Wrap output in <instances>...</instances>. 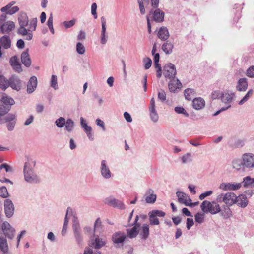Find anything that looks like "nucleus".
Returning <instances> with one entry per match:
<instances>
[{
    "instance_id": "obj_1",
    "label": "nucleus",
    "mask_w": 254,
    "mask_h": 254,
    "mask_svg": "<svg viewBox=\"0 0 254 254\" xmlns=\"http://www.w3.org/2000/svg\"><path fill=\"white\" fill-rule=\"evenodd\" d=\"M18 22L20 27L18 29V33L22 36H26V40H31L33 37L32 32L36 30L37 18H33L29 21L27 14L21 12L18 17Z\"/></svg>"
},
{
    "instance_id": "obj_56",
    "label": "nucleus",
    "mask_w": 254,
    "mask_h": 254,
    "mask_svg": "<svg viewBox=\"0 0 254 254\" xmlns=\"http://www.w3.org/2000/svg\"><path fill=\"white\" fill-rule=\"evenodd\" d=\"M247 75L250 77H254V66L250 67L247 70Z\"/></svg>"
},
{
    "instance_id": "obj_63",
    "label": "nucleus",
    "mask_w": 254,
    "mask_h": 254,
    "mask_svg": "<svg viewBox=\"0 0 254 254\" xmlns=\"http://www.w3.org/2000/svg\"><path fill=\"white\" fill-rule=\"evenodd\" d=\"M124 118H125V119L126 120V121L128 122H131L132 120V118L131 117V116L130 115V114L127 112H125L124 113Z\"/></svg>"
},
{
    "instance_id": "obj_3",
    "label": "nucleus",
    "mask_w": 254,
    "mask_h": 254,
    "mask_svg": "<svg viewBox=\"0 0 254 254\" xmlns=\"http://www.w3.org/2000/svg\"><path fill=\"white\" fill-rule=\"evenodd\" d=\"M15 103L10 97L4 94L0 101V115H4L10 110L11 105Z\"/></svg>"
},
{
    "instance_id": "obj_53",
    "label": "nucleus",
    "mask_w": 254,
    "mask_h": 254,
    "mask_svg": "<svg viewBox=\"0 0 254 254\" xmlns=\"http://www.w3.org/2000/svg\"><path fill=\"white\" fill-rule=\"evenodd\" d=\"M175 111L176 112L179 114H183L185 115L186 116H188L189 114L187 113L185 109L181 107H176L175 108Z\"/></svg>"
},
{
    "instance_id": "obj_19",
    "label": "nucleus",
    "mask_w": 254,
    "mask_h": 254,
    "mask_svg": "<svg viewBox=\"0 0 254 254\" xmlns=\"http://www.w3.org/2000/svg\"><path fill=\"white\" fill-rule=\"evenodd\" d=\"M155 100L154 98H152L151 99L150 106H149V111L150 112V117L151 119L154 122H156L158 119V116L155 111Z\"/></svg>"
},
{
    "instance_id": "obj_29",
    "label": "nucleus",
    "mask_w": 254,
    "mask_h": 254,
    "mask_svg": "<svg viewBox=\"0 0 254 254\" xmlns=\"http://www.w3.org/2000/svg\"><path fill=\"white\" fill-rule=\"evenodd\" d=\"M105 244V240L97 237L95 238L94 241L92 243L91 246L95 249H100L104 246Z\"/></svg>"
},
{
    "instance_id": "obj_42",
    "label": "nucleus",
    "mask_w": 254,
    "mask_h": 254,
    "mask_svg": "<svg viewBox=\"0 0 254 254\" xmlns=\"http://www.w3.org/2000/svg\"><path fill=\"white\" fill-rule=\"evenodd\" d=\"M65 128L68 131H71L74 127V123L71 119H68L65 124Z\"/></svg>"
},
{
    "instance_id": "obj_6",
    "label": "nucleus",
    "mask_w": 254,
    "mask_h": 254,
    "mask_svg": "<svg viewBox=\"0 0 254 254\" xmlns=\"http://www.w3.org/2000/svg\"><path fill=\"white\" fill-rule=\"evenodd\" d=\"M165 215L163 211L155 210H152L149 213V221L151 225H158L159 224V221L157 217H162Z\"/></svg>"
},
{
    "instance_id": "obj_5",
    "label": "nucleus",
    "mask_w": 254,
    "mask_h": 254,
    "mask_svg": "<svg viewBox=\"0 0 254 254\" xmlns=\"http://www.w3.org/2000/svg\"><path fill=\"white\" fill-rule=\"evenodd\" d=\"M25 180L29 183H37L39 182V177L34 173L33 169L30 167L28 163L25 162L24 167Z\"/></svg>"
},
{
    "instance_id": "obj_43",
    "label": "nucleus",
    "mask_w": 254,
    "mask_h": 254,
    "mask_svg": "<svg viewBox=\"0 0 254 254\" xmlns=\"http://www.w3.org/2000/svg\"><path fill=\"white\" fill-rule=\"evenodd\" d=\"M76 51L78 54L81 55H82L85 53V48L81 43L78 42L77 43Z\"/></svg>"
},
{
    "instance_id": "obj_16",
    "label": "nucleus",
    "mask_w": 254,
    "mask_h": 254,
    "mask_svg": "<svg viewBox=\"0 0 254 254\" xmlns=\"http://www.w3.org/2000/svg\"><path fill=\"white\" fill-rule=\"evenodd\" d=\"M243 165L247 168H253L254 166V155L250 154L243 155Z\"/></svg>"
},
{
    "instance_id": "obj_23",
    "label": "nucleus",
    "mask_w": 254,
    "mask_h": 254,
    "mask_svg": "<svg viewBox=\"0 0 254 254\" xmlns=\"http://www.w3.org/2000/svg\"><path fill=\"white\" fill-rule=\"evenodd\" d=\"M205 104V101L201 97L196 98L192 101L193 107L196 110L201 109L204 107Z\"/></svg>"
},
{
    "instance_id": "obj_48",
    "label": "nucleus",
    "mask_w": 254,
    "mask_h": 254,
    "mask_svg": "<svg viewBox=\"0 0 254 254\" xmlns=\"http://www.w3.org/2000/svg\"><path fill=\"white\" fill-rule=\"evenodd\" d=\"M53 18L52 14H51L50 16H49L48 21H47V25L50 29V31L52 33H54V28L53 26Z\"/></svg>"
},
{
    "instance_id": "obj_54",
    "label": "nucleus",
    "mask_w": 254,
    "mask_h": 254,
    "mask_svg": "<svg viewBox=\"0 0 254 254\" xmlns=\"http://www.w3.org/2000/svg\"><path fill=\"white\" fill-rule=\"evenodd\" d=\"M222 95V93H221L219 91H214L211 94V98L212 99H218L219 98H221V96Z\"/></svg>"
},
{
    "instance_id": "obj_24",
    "label": "nucleus",
    "mask_w": 254,
    "mask_h": 254,
    "mask_svg": "<svg viewBox=\"0 0 254 254\" xmlns=\"http://www.w3.org/2000/svg\"><path fill=\"white\" fill-rule=\"evenodd\" d=\"M236 203H237L239 206L242 208H245L248 204V200L245 195H240L237 196V201H236Z\"/></svg>"
},
{
    "instance_id": "obj_37",
    "label": "nucleus",
    "mask_w": 254,
    "mask_h": 254,
    "mask_svg": "<svg viewBox=\"0 0 254 254\" xmlns=\"http://www.w3.org/2000/svg\"><path fill=\"white\" fill-rule=\"evenodd\" d=\"M234 96V93H222V95L221 96V100L223 102H231L233 98V97Z\"/></svg>"
},
{
    "instance_id": "obj_15",
    "label": "nucleus",
    "mask_w": 254,
    "mask_h": 254,
    "mask_svg": "<svg viewBox=\"0 0 254 254\" xmlns=\"http://www.w3.org/2000/svg\"><path fill=\"white\" fill-rule=\"evenodd\" d=\"M13 89L19 91L21 88L20 80L16 76H12L9 78V85Z\"/></svg>"
},
{
    "instance_id": "obj_55",
    "label": "nucleus",
    "mask_w": 254,
    "mask_h": 254,
    "mask_svg": "<svg viewBox=\"0 0 254 254\" xmlns=\"http://www.w3.org/2000/svg\"><path fill=\"white\" fill-rule=\"evenodd\" d=\"M242 166V162L239 160H235L233 162V166L234 168L237 170H240Z\"/></svg>"
},
{
    "instance_id": "obj_51",
    "label": "nucleus",
    "mask_w": 254,
    "mask_h": 254,
    "mask_svg": "<svg viewBox=\"0 0 254 254\" xmlns=\"http://www.w3.org/2000/svg\"><path fill=\"white\" fill-rule=\"evenodd\" d=\"M16 115L13 114H9L6 116L5 118V121L6 122H10L12 121H16Z\"/></svg>"
},
{
    "instance_id": "obj_49",
    "label": "nucleus",
    "mask_w": 254,
    "mask_h": 254,
    "mask_svg": "<svg viewBox=\"0 0 254 254\" xmlns=\"http://www.w3.org/2000/svg\"><path fill=\"white\" fill-rule=\"evenodd\" d=\"M253 90H250L246 95L243 97V98L239 102V104L240 105L243 104L245 102L248 100L249 97L252 95Z\"/></svg>"
},
{
    "instance_id": "obj_30",
    "label": "nucleus",
    "mask_w": 254,
    "mask_h": 254,
    "mask_svg": "<svg viewBox=\"0 0 254 254\" xmlns=\"http://www.w3.org/2000/svg\"><path fill=\"white\" fill-rule=\"evenodd\" d=\"M164 13L161 11L160 9H156L153 12V20L157 22H160L163 21Z\"/></svg>"
},
{
    "instance_id": "obj_41",
    "label": "nucleus",
    "mask_w": 254,
    "mask_h": 254,
    "mask_svg": "<svg viewBox=\"0 0 254 254\" xmlns=\"http://www.w3.org/2000/svg\"><path fill=\"white\" fill-rule=\"evenodd\" d=\"M194 219L196 222L201 224L204 221V214L203 213H197L195 215Z\"/></svg>"
},
{
    "instance_id": "obj_59",
    "label": "nucleus",
    "mask_w": 254,
    "mask_h": 254,
    "mask_svg": "<svg viewBox=\"0 0 254 254\" xmlns=\"http://www.w3.org/2000/svg\"><path fill=\"white\" fill-rule=\"evenodd\" d=\"M212 194V190H209V191H206V192H205L204 193H201L199 195V199L200 200H203L206 197H207L208 196H209V195H210Z\"/></svg>"
},
{
    "instance_id": "obj_11",
    "label": "nucleus",
    "mask_w": 254,
    "mask_h": 254,
    "mask_svg": "<svg viewBox=\"0 0 254 254\" xmlns=\"http://www.w3.org/2000/svg\"><path fill=\"white\" fill-rule=\"evenodd\" d=\"M169 89L170 92L175 93L180 89L182 87V83L177 78H173L170 79V81L168 84Z\"/></svg>"
},
{
    "instance_id": "obj_58",
    "label": "nucleus",
    "mask_w": 254,
    "mask_h": 254,
    "mask_svg": "<svg viewBox=\"0 0 254 254\" xmlns=\"http://www.w3.org/2000/svg\"><path fill=\"white\" fill-rule=\"evenodd\" d=\"M4 168L6 172L12 171V168L7 164H2L0 165V170Z\"/></svg>"
},
{
    "instance_id": "obj_39",
    "label": "nucleus",
    "mask_w": 254,
    "mask_h": 254,
    "mask_svg": "<svg viewBox=\"0 0 254 254\" xmlns=\"http://www.w3.org/2000/svg\"><path fill=\"white\" fill-rule=\"evenodd\" d=\"M230 206H225L221 211V214L225 218H228L232 216V211L229 208Z\"/></svg>"
},
{
    "instance_id": "obj_31",
    "label": "nucleus",
    "mask_w": 254,
    "mask_h": 254,
    "mask_svg": "<svg viewBox=\"0 0 254 254\" xmlns=\"http://www.w3.org/2000/svg\"><path fill=\"white\" fill-rule=\"evenodd\" d=\"M248 87V83L246 78H241L238 82L237 89L238 91H246Z\"/></svg>"
},
{
    "instance_id": "obj_33",
    "label": "nucleus",
    "mask_w": 254,
    "mask_h": 254,
    "mask_svg": "<svg viewBox=\"0 0 254 254\" xmlns=\"http://www.w3.org/2000/svg\"><path fill=\"white\" fill-rule=\"evenodd\" d=\"M149 234V227L148 224H144L142 226L140 236L142 239H146Z\"/></svg>"
},
{
    "instance_id": "obj_10",
    "label": "nucleus",
    "mask_w": 254,
    "mask_h": 254,
    "mask_svg": "<svg viewBox=\"0 0 254 254\" xmlns=\"http://www.w3.org/2000/svg\"><path fill=\"white\" fill-rule=\"evenodd\" d=\"M242 186L241 183H221L219 188L223 190H235L239 189Z\"/></svg>"
},
{
    "instance_id": "obj_22",
    "label": "nucleus",
    "mask_w": 254,
    "mask_h": 254,
    "mask_svg": "<svg viewBox=\"0 0 254 254\" xmlns=\"http://www.w3.org/2000/svg\"><path fill=\"white\" fill-rule=\"evenodd\" d=\"M21 60L22 64L26 67H29L31 64V60L28 53V50L24 51L21 55Z\"/></svg>"
},
{
    "instance_id": "obj_21",
    "label": "nucleus",
    "mask_w": 254,
    "mask_h": 254,
    "mask_svg": "<svg viewBox=\"0 0 254 254\" xmlns=\"http://www.w3.org/2000/svg\"><path fill=\"white\" fill-rule=\"evenodd\" d=\"M37 85V79L35 76H32L30 78L27 85V91L29 93H32L36 88Z\"/></svg>"
},
{
    "instance_id": "obj_14",
    "label": "nucleus",
    "mask_w": 254,
    "mask_h": 254,
    "mask_svg": "<svg viewBox=\"0 0 254 254\" xmlns=\"http://www.w3.org/2000/svg\"><path fill=\"white\" fill-rule=\"evenodd\" d=\"M9 63L13 69L17 72L22 71L21 64L19 62V59L16 56L12 57L9 60Z\"/></svg>"
},
{
    "instance_id": "obj_38",
    "label": "nucleus",
    "mask_w": 254,
    "mask_h": 254,
    "mask_svg": "<svg viewBox=\"0 0 254 254\" xmlns=\"http://www.w3.org/2000/svg\"><path fill=\"white\" fill-rule=\"evenodd\" d=\"M9 85V79L8 80L3 76H0V87L5 90Z\"/></svg>"
},
{
    "instance_id": "obj_9",
    "label": "nucleus",
    "mask_w": 254,
    "mask_h": 254,
    "mask_svg": "<svg viewBox=\"0 0 254 254\" xmlns=\"http://www.w3.org/2000/svg\"><path fill=\"white\" fill-rule=\"evenodd\" d=\"M2 230L6 236L10 239H12L14 235L15 230L11 227L10 224L5 221L2 225Z\"/></svg>"
},
{
    "instance_id": "obj_4",
    "label": "nucleus",
    "mask_w": 254,
    "mask_h": 254,
    "mask_svg": "<svg viewBox=\"0 0 254 254\" xmlns=\"http://www.w3.org/2000/svg\"><path fill=\"white\" fill-rule=\"evenodd\" d=\"M217 202H224L227 206H232L237 201V196L234 192H228L225 194L222 193L216 197Z\"/></svg>"
},
{
    "instance_id": "obj_18",
    "label": "nucleus",
    "mask_w": 254,
    "mask_h": 254,
    "mask_svg": "<svg viewBox=\"0 0 254 254\" xmlns=\"http://www.w3.org/2000/svg\"><path fill=\"white\" fill-rule=\"evenodd\" d=\"M126 238V235L121 232H117L113 234L112 241L114 244H119L123 243Z\"/></svg>"
},
{
    "instance_id": "obj_64",
    "label": "nucleus",
    "mask_w": 254,
    "mask_h": 254,
    "mask_svg": "<svg viewBox=\"0 0 254 254\" xmlns=\"http://www.w3.org/2000/svg\"><path fill=\"white\" fill-rule=\"evenodd\" d=\"M85 33L82 31H80L77 36V39L78 40H83L85 39Z\"/></svg>"
},
{
    "instance_id": "obj_35",
    "label": "nucleus",
    "mask_w": 254,
    "mask_h": 254,
    "mask_svg": "<svg viewBox=\"0 0 254 254\" xmlns=\"http://www.w3.org/2000/svg\"><path fill=\"white\" fill-rule=\"evenodd\" d=\"M195 91L192 88H187L184 91L185 98L188 100H191L195 95Z\"/></svg>"
},
{
    "instance_id": "obj_26",
    "label": "nucleus",
    "mask_w": 254,
    "mask_h": 254,
    "mask_svg": "<svg viewBox=\"0 0 254 254\" xmlns=\"http://www.w3.org/2000/svg\"><path fill=\"white\" fill-rule=\"evenodd\" d=\"M178 197V201L181 203H183L186 205L188 201L191 202V199L185 193L182 192H177L176 193Z\"/></svg>"
},
{
    "instance_id": "obj_8",
    "label": "nucleus",
    "mask_w": 254,
    "mask_h": 254,
    "mask_svg": "<svg viewBox=\"0 0 254 254\" xmlns=\"http://www.w3.org/2000/svg\"><path fill=\"white\" fill-rule=\"evenodd\" d=\"M139 217L137 215L135 217V220L132 225H134L131 229H127V235L130 238H133L136 237L138 234V229L140 226L139 224H137V222L138 220Z\"/></svg>"
},
{
    "instance_id": "obj_50",
    "label": "nucleus",
    "mask_w": 254,
    "mask_h": 254,
    "mask_svg": "<svg viewBox=\"0 0 254 254\" xmlns=\"http://www.w3.org/2000/svg\"><path fill=\"white\" fill-rule=\"evenodd\" d=\"M144 67L146 69H149L152 64V61L149 58H146L143 60Z\"/></svg>"
},
{
    "instance_id": "obj_27",
    "label": "nucleus",
    "mask_w": 254,
    "mask_h": 254,
    "mask_svg": "<svg viewBox=\"0 0 254 254\" xmlns=\"http://www.w3.org/2000/svg\"><path fill=\"white\" fill-rule=\"evenodd\" d=\"M158 36L162 40H167L169 37L167 28L165 27H161L159 30Z\"/></svg>"
},
{
    "instance_id": "obj_17",
    "label": "nucleus",
    "mask_w": 254,
    "mask_h": 254,
    "mask_svg": "<svg viewBox=\"0 0 254 254\" xmlns=\"http://www.w3.org/2000/svg\"><path fill=\"white\" fill-rule=\"evenodd\" d=\"M14 4V2H10L6 6L2 7L1 9V11L2 12H6L7 14L12 15L16 12H18L19 10V8L18 6H15L14 7H12V6Z\"/></svg>"
},
{
    "instance_id": "obj_62",
    "label": "nucleus",
    "mask_w": 254,
    "mask_h": 254,
    "mask_svg": "<svg viewBox=\"0 0 254 254\" xmlns=\"http://www.w3.org/2000/svg\"><path fill=\"white\" fill-rule=\"evenodd\" d=\"M194 224L193 220L192 218H187V228L189 230Z\"/></svg>"
},
{
    "instance_id": "obj_7",
    "label": "nucleus",
    "mask_w": 254,
    "mask_h": 254,
    "mask_svg": "<svg viewBox=\"0 0 254 254\" xmlns=\"http://www.w3.org/2000/svg\"><path fill=\"white\" fill-rule=\"evenodd\" d=\"M163 74L166 78L169 79L175 78L176 74V70L175 65L172 64L166 65L164 67Z\"/></svg>"
},
{
    "instance_id": "obj_36",
    "label": "nucleus",
    "mask_w": 254,
    "mask_h": 254,
    "mask_svg": "<svg viewBox=\"0 0 254 254\" xmlns=\"http://www.w3.org/2000/svg\"><path fill=\"white\" fill-rule=\"evenodd\" d=\"M0 247L1 251L4 253H6L7 252L8 248L7 243V240L3 237H0Z\"/></svg>"
},
{
    "instance_id": "obj_2",
    "label": "nucleus",
    "mask_w": 254,
    "mask_h": 254,
    "mask_svg": "<svg viewBox=\"0 0 254 254\" xmlns=\"http://www.w3.org/2000/svg\"><path fill=\"white\" fill-rule=\"evenodd\" d=\"M200 208L205 213H210L213 215L221 212L220 205L215 201L205 200L201 203Z\"/></svg>"
},
{
    "instance_id": "obj_12",
    "label": "nucleus",
    "mask_w": 254,
    "mask_h": 254,
    "mask_svg": "<svg viewBox=\"0 0 254 254\" xmlns=\"http://www.w3.org/2000/svg\"><path fill=\"white\" fill-rule=\"evenodd\" d=\"M4 210L7 217L10 218L13 215L14 208L12 201L10 199H7L4 201Z\"/></svg>"
},
{
    "instance_id": "obj_45",
    "label": "nucleus",
    "mask_w": 254,
    "mask_h": 254,
    "mask_svg": "<svg viewBox=\"0 0 254 254\" xmlns=\"http://www.w3.org/2000/svg\"><path fill=\"white\" fill-rule=\"evenodd\" d=\"M0 196L3 198H6L8 196V193L7 188L5 187L0 188Z\"/></svg>"
},
{
    "instance_id": "obj_25",
    "label": "nucleus",
    "mask_w": 254,
    "mask_h": 254,
    "mask_svg": "<svg viewBox=\"0 0 254 254\" xmlns=\"http://www.w3.org/2000/svg\"><path fill=\"white\" fill-rule=\"evenodd\" d=\"M152 190L149 189L146 193L145 201L148 203H153L156 200V195L153 193Z\"/></svg>"
},
{
    "instance_id": "obj_47",
    "label": "nucleus",
    "mask_w": 254,
    "mask_h": 254,
    "mask_svg": "<svg viewBox=\"0 0 254 254\" xmlns=\"http://www.w3.org/2000/svg\"><path fill=\"white\" fill-rule=\"evenodd\" d=\"M56 125L59 127H62L65 124V120L64 118L60 117L56 121Z\"/></svg>"
},
{
    "instance_id": "obj_60",
    "label": "nucleus",
    "mask_w": 254,
    "mask_h": 254,
    "mask_svg": "<svg viewBox=\"0 0 254 254\" xmlns=\"http://www.w3.org/2000/svg\"><path fill=\"white\" fill-rule=\"evenodd\" d=\"M96 9H97V5L95 3H93L91 6V13L94 15V18H96L97 17V13H96Z\"/></svg>"
},
{
    "instance_id": "obj_34",
    "label": "nucleus",
    "mask_w": 254,
    "mask_h": 254,
    "mask_svg": "<svg viewBox=\"0 0 254 254\" xmlns=\"http://www.w3.org/2000/svg\"><path fill=\"white\" fill-rule=\"evenodd\" d=\"M173 47L174 45L172 43L167 41L163 44L162 48L166 54H169L172 52Z\"/></svg>"
},
{
    "instance_id": "obj_28",
    "label": "nucleus",
    "mask_w": 254,
    "mask_h": 254,
    "mask_svg": "<svg viewBox=\"0 0 254 254\" xmlns=\"http://www.w3.org/2000/svg\"><path fill=\"white\" fill-rule=\"evenodd\" d=\"M101 23H102V33H101V43L102 44H105L107 41L106 36V19L104 17H102L101 18Z\"/></svg>"
},
{
    "instance_id": "obj_40",
    "label": "nucleus",
    "mask_w": 254,
    "mask_h": 254,
    "mask_svg": "<svg viewBox=\"0 0 254 254\" xmlns=\"http://www.w3.org/2000/svg\"><path fill=\"white\" fill-rule=\"evenodd\" d=\"M243 183L244 187L252 186L254 185V179L251 178L249 176L246 177L243 179Z\"/></svg>"
},
{
    "instance_id": "obj_57",
    "label": "nucleus",
    "mask_w": 254,
    "mask_h": 254,
    "mask_svg": "<svg viewBox=\"0 0 254 254\" xmlns=\"http://www.w3.org/2000/svg\"><path fill=\"white\" fill-rule=\"evenodd\" d=\"M158 98L162 102L164 101L166 98V95L164 91L162 90L158 92Z\"/></svg>"
},
{
    "instance_id": "obj_61",
    "label": "nucleus",
    "mask_w": 254,
    "mask_h": 254,
    "mask_svg": "<svg viewBox=\"0 0 254 254\" xmlns=\"http://www.w3.org/2000/svg\"><path fill=\"white\" fill-rule=\"evenodd\" d=\"M16 124V121H12L10 122H7V127L8 130L11 131L13 130L15 125Z\"/></svg>"
},
{
    "instance_id": "obj_46",
    "label": "nucleus",
    "mask_w": 254,
    "mask_h": 254,
    "mask_svg": "<svg viewBox=\"0 0 254 254\" xmlns=\"http://www.w3.org/2000/svg\"><path fill=\"white\" fill-rule=\"evenodd\" d=\"M84 131L86 132L88 138L92 140L93 139V135L91 133L92 128L90 126H88V125L85 126V127H83Z\"/></svg>"
},
{
    "instance_id": "obj_52",
    "label": "nucleus",
    "mask_w": 254,
    "mask_h": 254,
    "mask_svg": "<svg viewBox=\"0 0 254 254\" xmlns=\"http://www.w3.org/2000/svg\"><path fill=\"white\" fill-rule=\"evenodd\" d=\"M63 24L66 28H68L72 27L75 24V20H71L69 21H64L63 23Z\"/></svg>"
},
{
    "instance_id": "obj_32",
    "label": "nucleus",
    "mask_w": 254,
    "mask_h": 254,
    "mask_svg": "<svg viewBox=\"0 0 254 254\" xmlns=\"http://www.w3.org/2000/svg\"><path fill=\"white\" fill-rule=\"evenodd\" d=\"M0 43L4 49H8L11 46V40L8 36H3L0 39Z\"/></svg>"
},
{
    "instance_id": "obj_44",
    "label": "nucleus",
    "mask_w": 254,
    "mask_h": 254,
    "mask_svg": "<svg viewBox=\"0 0 254 254\" xmlns=\"http://www.w3.org/2000/svg\"><path fill=\"white\" fill-rule=\"evenodd\" d=\"M51 86L55 90L57 89L58 88L57 83V76L55 75H53L51 77Z\"/></svg>"
},
{
    "instance_id": "obj_13",
    "label": "nucleus",
    "mask_w": 254,
    "mask_h": 254,
    "mask_svg": "<svg viewBox=\"0 0 254 254\" xmlns=\"http://www.w3.org/2000/svg\"><path fill=\"white\" fill-rule=\"evenodd\" d=\"M105 203L114 207H118L121 209H124L125 208V205L122 201L112 197L106 198L105 200Z\"/></svg>"
},
{
    "instance_id": "obj_20",
    "label": "nucleus",
    "mask_w": 254,
    "mask_h": 254,
    "mask_svg": "<svg viewBox=\"0 0 254 254\" xmlns=\"http://www.w3.org/2000/svg\"><path fill=\"white\" fill-rule=\"evenodd\" d=\"M101 172L102 175L105 178L108 179L111 177V172L106 164L105 160H103L101 162Z\"/></svg>"
}]
</instances>
